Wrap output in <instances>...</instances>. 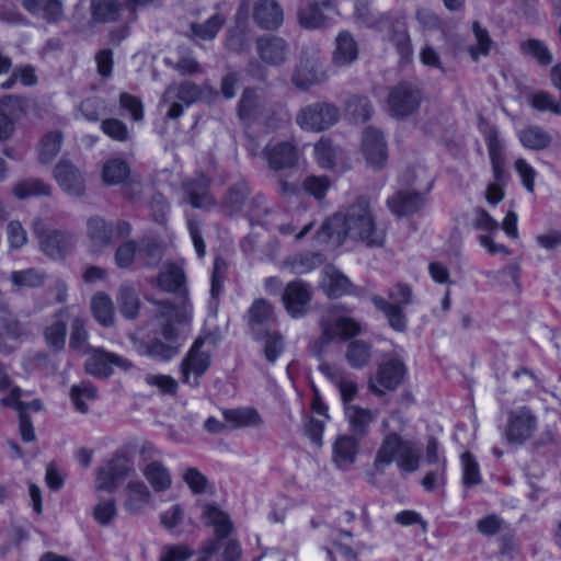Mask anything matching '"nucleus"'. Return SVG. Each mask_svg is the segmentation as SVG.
Segmentation results:
<instances>
[{
    "label": "nucleus",
    "instance_id": "1",
    "mask_svg": "<svg viewBox=\"0 0 561 561\" xmlns=\"http://www.w3.org/2000/svg\"><path fill=\"white\" fill-rule=\"evenodd\" d=\"M346 238L364 242L367 247L379 248L385 243V231L378 229L369 203L359 197L345 213L328 218L317 232L319 242L341 245Z\"/></svg>",
    "mask_w": 561,
    "mask_h": 561
},
{
    "label": "nucleus",
    "instance_id": "2",
    "mask_svg": "<svg viewBox=\"0 0 561 561\" xmlns=\"http://www.w3.org/2000/svg\"><path fill=\"white\" fill-rule=\"evenodd\" d=\"M157 321L159 323V333L165 340L152 337L144 343L142 353L160 362H168L179 354V347L173 345L190 328L192 320V306L185 295H183L178 305L169 301H156Z\"/></svg>",
    "mask_w": 561,
    "mask_h": 561
},
{
    "label": "nucleus",
    "instance_id": "3",
    "mask_svg": "<svg viewBox=\"0 0 561 561\" xmlns=\"http://www.w3.org/2000/svg\"><path fill=\"white\" fill-rule=\"evenodd\" d=\"M203 522L213 526L215 537L203 541L195 561H242V548L234 538H229L233 530L229 516L211 504H205Z\"/></svg>",
    "mask_w": 561,
    "mask_h": 561
},
{
    "label": "nucleus",
    "instance_id": "4",
    "mask_svg": "<svg viewBox=\"0 0 561 561\" xmlns=\"http://www.w3.org/2000/svg\"><path fill=\"white\" fill-rule=\"evenodd\" d=\"M385 436L377 451L374 466L382 472L383 469L394 461L398 468L404 472L419 470L421 453L413 440L403 439L397 432H387L388 421H382Z\"/></svg>",
    "mask_w": 561,
    "mask_h": 561
},
{
    "label": "nucleus",
    "instance_id": "5",
    "mask_svg": "<svg viewBox=\"0 0 561 561\" xmlns=\"http://www.w3.org/2000/svg\"><path fill=\"white\" fill-rule=\"evenodd\" d=\"M321 334L310 343L309 352L321 358L327 347L336 336L350 339L357 335L360 331L359 323L352 318L336 314L334 310H329L320 320Z\"/></svg>",
    "mask_w": 561,
    "mask_h": 561
},
{
    "label": "nucleus",
    "instance_id": "6",
    "mask_svg": "<svg viewBox=\"0 0 561 561\" xmlns=\"http://www.w3.org/2000/svg\"><path fill=\"white\" fill-rule=\"evenodd\" d=\"M131 226L128 221H106L104 218L94 216L87 222V234L90 249L93 253H100L112 245L116 239L128 237Z\"/></svg>",
    "mask_w": 561,
    "mask_h": 561
},
{
    "label": "nucleus",
    "instance_id": "7",
    "mask_svg": "<svg viewBox=\"0 0 561 561\" xmlns=\"http://www.w3.org/2000/svg\"><path fill=\"white\" fill-rule=\"evenodd\" d=\"M407 367L397 356L385 357L378 365L374 376L368 380V389L375 396H383L387 391L396 390L403 381Z\"/></svg>",
    "mask_w": 561,
    "mask_h": 561
},
{
    "label": "nucleus",
    "instance_id": "8",
    "mask_svg": "<svg viewBox=\"0 0 561 561\" xmlns=\"http://www.w3.org/2000/svg\"><path fill=\"white\" fill-rule=\"evenodd\" d=\"M340 119L339 108L328 102H316L302 107L296 115L297 125L304 130L322 131Z\"/></svg>",
    "mask_w": 561,
    "mask_h": 561
},
{
    "label": "nucleus",
    "instance_id": "9",
    "mask_svg": "<svg viewBox=\"0 0 561 561\" xmlns=\"http://www.w3.org/2000/svg\"><path fill=\"white\" fill-rule=\"evenodd\" d=\"M422 98V92L415 84L408 81L399 82L388 95L390 114L397 118L413 115L419 110Z\"/></svg>",
    "mask_w": 561,
    "mask_h": 561
},
{
    "label": "nucleus",
    "instance_id": "10",
    "mask_svg": "<svg viewBox=\"0 0 561 561\" xmlns=\"http://www.w3.org/2000/svg\"><path fill=\"white\" fill-rule=\"evenodd\" d=\"M204 343L205 339L198 337L180 365L182 381L191 387L199 385V378L207 371L211 363L210 354L202 350Z\"/></svg>",
    "mask_w": 561,
    "mask_h": 561
},
{
    "label": "nucleus",
    "instance_id": "11",
    "mask_svg": "<svg viewBox=\"0 0 561 561\" xmlns=\"http://www.w3.org/2000/svg\"><path fill=\"white\" fill-rule=\"evenodd\" d=\"M537 430V417L527 407L510 411L504 436L510 444L522 445L530 439Z\"/></svg>",
    "mask_w": 561,
    "mask_h": 561
},
{
    "label": "nucleus",
    "instance_id": "12",
    "mask_svg": "<svg viewBox=\"0 0 561 561\" xmlns=\"http://www.w3.org/2000/svg\"><path fill=\"white\" fill-rule=\"evenodd\" d=\"M90 353L92 354L85 360L84 369L91 376L107 378L113 374L114 367L123 370H128L131 367V363L127 358L103 348H92Z\"/></svg>",
    "mask_w": 561,
    "mask_h": 561
},
{
    "label": "nucleus",
    "instance_id": "13",
    "mask_svg": "<svg viewBox=\"0 0 561 561\" xmlns=\"http://www.w3.org/2000/svg\"><path fill=\"white\" fill-rule=\"evenodd\" d=\"M325 78V71L318 54L304 53L293 73L291 81L297 88L306 90L323 82Z\"/></svg>",
    "mask_w": 561,
    "mask_h": 561
},
{
    "label": "nucleus",
    "instance_id": "14",
    "mask_svg": "<svg viewBox=\"0 0 561 561\" xmlns=\"http://www.w3.org/2000/svg\"><path fill=\"white\" fill-rule=\"evenodd\" d=\"M311 293L308 284L302 280L289 282L282 295V301L291 318H300L308 311Z\"/></svg>",
    "mask_w": 561,
    "mask_h": 561
},
{
    "label": "nucleus",
    "instance_id": "15",
    "mask_svg": "<svg viewBox=\"0 0 561 561\" xmlns=\"http://www.w3.org/2000/svg\"><path fill=\"white\" fill-rule=\"evenodd\" d=\"M35 233L38 238L41 250L51 259L64 257L73 245V238L67 231L39 230L35 226Z\"/></svg>",
    "mask_w": 561,
    "mask_h": 561
},
{
    "label": "nucleus",
    "instance_id": "16",
    "mask_svg": "<svg viewBox=\"0 0 561 561\" xmlns=\"http://www.w3.org/2000/svg\"><path fill=\"white\" fill-rule=\"evenodd\" d=\"M276 322L273 305L264 298L255 299L248 310V324L255 340L263 339V332Z\"/></svg>",
    "mask_w": 561,
    "mask_h": 561
},
{
    "label": "nucleus",
    "instance_id": "17",
    "mask_svg": "<svg viewBox=\"0 0 561 561\" xmlns=\"http://www.w3.org/2000/svg\"><path fill=\"white\" fill-rule=\"evenodd\" d=\"M55 179L69 195L80 197L85 191V181L80 170L69 160H60L55 167Z\"/></svg>",
    "mask_w": 561,
    "mask_h": 561
},
{
    "label": "nucleus",
    "instance_id": "18",
    "mask_svg": "<svg viewBox=\"0 0 561 561\" xmlns=\"http://www.w3.org/2000/svg\"><path fill=\"white\" fill-rule=\"evenodd\" d=\"M263 154L268 167L275 171L294 168L298 161L297 149L288 141L266 145Z\"/></svg>",
    "mask_w": 561,
    "mask_h": 561
},
{
    "label": "nucleus",
    "instance_id": "19",
    "mask_svg": "<svg viewBox=\"0 0 561 561\" xmlns=\"http://www.w3.org/2000/svg\"><path fill=\"white\" fill-rule=\"evenodd\" d=\"M125 7V0H91L89 12L90 20L88 25L90 27L96 24L116 23L121 20Z\"/></svg>",
    "mask_w": 561,
    "mask_h": 561
},
{
    "label": "nucleus",
    "instance_id": "20",
    "mask_svg": "<svg viewBox=\"0 0 561 561\" xmlns=\"http://www.w3.org/2000/svg\"><path fill=\"white\" fill-rule=\"evenodd\" d=\"M362 150L368 164L382 167L388 158L387 147L380 130L368 127L363 134Z\"/></svg>",
    "mask_w": 561,
    "mask_h": 561
},
{
    "label": "nucleus",
    "instance_id": "21",
    "mask_svg": "<svg viewBox=\"0 0 561 561\" xmlns=\"http://www.w3.org/2000/svg\"><path fill=\"white\" fill-rule=\"evenodd\" d=\"M256 51L260 58L268 66H279L286 61L288 54L287 43L277 36L266 35L256 39Z\"/></svg>",
    "mask_w": 561,
    "mask_h": 561
},
{
    "label": "nucleus",
    "instance_id": "22",
    "mask_svg": "<svg viewBox=\"0 0 561 561\" xmlns=\"http://www.w3.org/2000/svg\"><path fill=\"white\" fill-rule=\"evenodd\" d=\"M252 16L256 25L264 30H274L282 25L284 14L275 0H257L252 7Z\"/></svg>",
    "mask_w": 561,
    "mask_h": 561
},
{
    "label": "nucleus",
    "instance_id": "23",
    "mask_svg": "<svg viewBox=\"0 0 561 561\" xmlns=\"http://www.w3.org/2000/svg\"><path fill=\"white\" fill-rule=\"evenodd\" d=\"M124 510L131 515H139L151 501V492L140 480L129 481L124 490Z\"/></svg>",
    "mask_w": 561,
    "mask_h": 561
},
{
    "label": "nucleus",
    "instance_id": "24",
    "mask_svg": "<svg viewBox=\"0 0 561 561\" xmlns=\"http://www.w3.org/2000/svg\"><path fill=\"white\" fill-rule=\"evenodd\" d=\"M266 111V102L255 90L247 88L243 90L238 103V116L241 121L251 124L256 122Z\"/></svg>",
    "mask_w": 561,
    "mask_h": 561
},
{
    "label": "nucleus",
    "instance_id": "25",
    "mask_svg": "<svg viewBox=\"0 0 561 561\" xmlns=\"http://www.w3.org/2000/svg\"><path fill=\"white\" fill-rule=\"evenodd\" d=\"M183 190L186 199L194 208H208L214 204L209 194V180L204 175H197L194 179L183 183Z\"/></svg>",
    "mask_w": 561,
    "mask_h": 561
},
{
    "label": "nucleus",
    "instance_id": "26",
    "mask_svg": "<svg viewBox=\"0 0 561 561\" xmlns=\"http://www.w3.org/2000/svg\"><path fill=\"white\" fill-rule=\"evenodd\" d=\"M69 320L70 312L68 309H60L54 314L51 323L44 330L47 345L57 352L65 347Z\"/></svg>",
    "mask_w": 561,
    "mask_h": 561
},
{
    "label": "nucleus",
    "instance_id": "27",
    "mask_svg": "<svg viewBox=\"0 0 561 561\" xmlns=\"http://www.w3.org/2000/svg\"><path fill=\"white\" fill-rule=\"evenodd\" d=\"M320 285L324 293L333 298L348 294L352 286L350 279L333 265L323 267Z\"/></svg>",
    "mask_w": 561,
    "mask_h": 561
},
{
    "label": "nucleus",
    "instance_id": "28",
    "mask_svg": "<svg viewBox=\"0 0 561 561\" xmlns=\"http://www.w3.org/2000/svg\"><path fill=\"white\" fill-rule=\"evenodd\" d=\"M424 204V196L411 191H400L388 199L389 208L397 216H410L419 211Z\"/></svg>",
    "mask_w": 561,
    "mask_h": 561
},
{
    "label": "nucleus",
    "instance_id": "29",
    "mask_svg": "<svg viewBox=\"0 0 561 561\" xmlns=\"http://www.w3.org/2000/svg\"><path fill=\"white\" fill-rule=\"evenodd\" d=\"M226 22L221 13H215L205 22H193L190 24L186 36L192 41H213Z\"/></svg>",
    "mask_w": 561,
    "mask_h": 561
},
{
    "label": "nucleus",
    "instance_id": "30",
    "mask_svg": "<svg viewBox=\"0 0 561 561\" xmlns=\"http://www.w3.org/2000/svg\"><path fill=\"white\" fill-rule=\"evenodd\" d=\"M358 57V46L348 32H342L335 39L333 64L336 66H348Z\"/></svg>",
    "mask_w": 561,
    "mask_h": 561
},
{
    "label": "nucleus",
    "instance_id": "31",
    "mask_svg": "<svg viewBox=\"0 0 561 561\" xmlns=\"http://www.w3.org/2000/svg\"><path fill=\"white\" fill-rule=\"evenodd\" d=\"M222 415L232 428L260 427L264 423L259 411L253 408L228 409Z\"/></svg>",
    "mask_w": 561,
    "mask_h": 561
},
{
    "label": "nucleus",
    "instance_id": "32",
    "mask_svg": "<svg viewBox=\"0 0 561 561\" xmlns=\"http://www.w3.org/2000/svg\"><path fill=\"white\" fill-rule=\"evenodd\" d=\"M141 472L154 492H164L172 485L171 473L161 461H151L144 465Z\"/></svg>",
    "mask_w": 561,
    "mask_h": 561
},
{
    "label": "nucleus",
    "instance_id": "33",
    "mask_svg": "<svg viewBox=\"0 0 561 561\" xmlns=\"http://www.w3.org/2000/svg\"><path fill=\"white\" fill-rule=\"evenodd\" d=\"M25 334V325L18 319V317L10 310L0 314V351L10 353L11 347L3 343L4 337L13 341H19Z\"/></svg>",
    "mask_w": 561,
    "mask_h": 561
},
{
    "label": "nucleus",
    "instance_id": "34",
    "mask_svg": "<svg viewBox=\"0 0 561 561\" xmlns=\"http://www.w3.org/2000/svg\"><path fill=\"white\" fill-rule=\"evenodd\" d=\"M382 24L389 25L390 39L394 44L399 55L402 58H409L412 55V45L405 20L403 18H397L392 21L389 18L388 22H383Z\"/></svg>",
    "mask_w": 561,
    "mask_h": 561
},
{
    "label": "nucleus",
    "instance_id": "35",
    "mask_svg": "<svg viewBox=\"0 0 561 561\" xmlns=\"http://www.w3.org/2000/svg\"><path fill=\"white\" fill-rule=\"evenodd\" d=\"M358 451V442L355 437L342 435L336 438L333 446V460L340 468H347L354 463Z\"/></svg>",
    "mask_w": 561,
    "mask_h": 561
},
{
    "label": "nucleus",
    "instance_id": "36",
    "mask_svg": "<svg viewBox=\"0 0 561 561\" xmlns=\"http://www.w3.org/2000/svg\"><path fill=\"white\" fill-rule=\"evenodd\" d=\"M201 89L193 82L185 81L181 84H171L164 91L161 103H168L172 100L183 102L185 105H191L201 99Z\"/></svg>",
    "mask_w": 561,
    "mask_h": 561
},
{
    "label": "nucleus",
    "instance_id": "37",
    "mask_svg": "<svg viewBox=\"0 0 561 561\" xmlns=\"http://www.w3.org/2000/svg\"><path fill=\"white\" fill-rule=\"evenodd\" d=\"M69 322L71 324L69 347L81 355L90 354L93 347L88 343L87 321L79 316L70 314Z\"/></svg>",
    "mask_w": 561,
    "mask_h": 561
},
{
    "label": "nucleus",
    "instance_id": "38",
    "mask_svg": "<svg viewBox=\"0 0 561 561\" xmlns=\"http://www.w3.org/2000/svg\"><path fill=\"white\" fill-rule=\"evenodd\" d=\"M374 105L365 95H351L345 102V113L355 123H365L374 115Z\"/></svg>",
    "mask_w": 561,
    "mask_h": 561
},
{
    "label": "nucleus",
    "instance_id": "39",
    "mask_svg": "<svg viewBox=\"0 0 561 561\" xmlns=\"http://www.w3.org/2000/svg\"><path fill=\"white\" fill-rule=\"evenodd\" d=\"M345 416L353 434L358 437H363L368 433V427L375 420V415L369 409H364L358 405H346Z\"/></svg>",
    "mask_w": 561,
    "mask_h": 561
},
{
    "label": "nucleus",
    "instance_id": "40",
    "mask_svg": "<svg viewBox=\"0 0 561 561\" xmlns=\"http://www.w3.org/2000/svg\"><path fill=\"white\" fill-rule=\"evenodd\" d=\"M158 283L165 291L186 294L184 272L175 264L165 266L159 274Z\"/></svg>",
    "mask_w": 561,
    "mask_h": 561
},
{
    "label": "nucleus",
    "instance_id": "41",
    "mask_svg": "<svg viewBox=\"0 0 561 561\" xmlns=\"http://www.w3.org/2000/svg\"><path fill=\"white\" fill-rule=\"evenodd\" d=\"M522 145L530 150H543L551 144V136L541 127L530 125L517 134Z\"/></svg>",
    "mask_w": 561,
    "mask_h": 561
},
{
    "label": "nucleus",
    "instance_id": "42",
    "mask_svg": "<svg viewBox=\"0 0 561 561\" xmlns=\"http://www.w3.org/2000/svg\"><path fill=\"white\" fill-rule=\"evenodd\" d=\"M165 64L178 71L181 76H194L202 71L199 62L193 51L186 48H179L174 58H167Z\"/></svg>",
    "mask_w": 561,
    "mask_h": 561
},
{
    "label": "nucleus",
    "instance_id": "43",
    "mask_svg": "<svg viewBox=\"0 0 561 561\" xmlns=\"http://www.w3.org/2000/svg\"><path fill=\"white\" fill-rule=\"evenodd\" d=\"M373 304L377 309L385 313L389 325L393 330L398 332H404L407 330V317L400 306L390 304L388 300L379 296L373 297Z\"/></svg>",
    "mask_w": 561,
    "mask_h": 561
},
{
    "label": "nucleus",
    "instance_id": "44",
    "mask_svg": "<svg viewBox=\"0 0 561 561\" xmlns=\"http://www.w3.org/2000/svg\"><path fill=\"white\" fill-rule=\"evenodd\" d=\"M345 358L352 368L360 369L370 362L371 345L363 340H354L347 345Z\"/></svg>",
    "mask_w": 561,
    "mask_h": 561
},
{
    "label": "nucleus",
    "instance_id": "45",
    "mask_svg": "<svg viewBox=\"0 0 561 561\" xmlns=\"http://www.w3.org/2000/svg\"><path fill=\"white\" fill-rule=\"evenodd\" d=\"M117 304L119 311L124 317L128 319H135L138 316L140 309V300L134 286H121L117 295Z\"/></svg>",
    "mask_w": 561,
    "mask_h": 561
},
{
    "label": "nucleus",
    "instance_id": "46",
    "mask_svg": "<svg viewBox=\"0 0 561 561\" xmlns=\"http://www.w3.org/2000/svg\"><path fill=\"white\" fill-rule=\"evenodd\" d=\"M328 5L329 3L325 1H310L308 4L302 7L298 12L300 25L309 30L320 27L324 22L323 8Z\"/></svg>",
    "mask_w": 561,
    "mask_h": 561
},
{
    "label": "nucleus",
    "instance_id": "47",
    "mask_svg": "<svg viewBox=\"0 0 561 561\" xmlns=\"http://www.w3.org/2000/svg\"><path fill=\"white\" fill-rule=\"evenodd\" d=\"M314 154L318 163L324 169H333L336 162L342 159V150L334 146L329 138H321L314 145Z\"/></svg>",
    "mask_w": 561,
    "mask_h": 561
},
{
    "label": "nucleus",
    "instance_id": "48",
    "mask_svg": "<svg viewBox=\"0 0 561 561\" xmlns=\"http://www.w3.org/2000/svg\"><path fill=\"white\" fill-rule=\"evenodd\" d=\"M91 310L95 320L110 327L114 322V307L111 298L104 293H98L91 300Z\"/></svg>",
    "mask_w": 561,
    "mask_h": 561
},
{
    "label": "nucleus",
    "instance_id": "49",
    "mask_svg": "<svg viewBox=\"0 0 561 561\" xmlns=\"http://www.w3.org/2000/svg\"><path fill=\"white\" fill-rule=\"evenodd\" d=\"M12 192L16 198L25 199L35 196H48L51 188L39 179H26L18 182Z\"/></svg>",
    "mask_w": 561,
    "mask_h": 561
},
{
    "label": "nucleus",
    "instance_id": "50",
    "mask_svg": "<svg viewBox=\"0 0 561 561\" xmlns=\"http://www.w3.org/2000/svg\"><path fill=\"white\" fill-rule=\"evenodd\" d=\"M64 136L61 131H49L43 136L38 144V159L42 163H49L59 153Z\"/></svg>",
    "mask_w": 561,
    "mask_h": 561
},
{
    "label": "nucleus",
    "instance_id": "51",
    "mask_svg": "<svg viewBox=\"0 0 561 561\" xmlns=\"http://www.w3.org/2000/svg\"><path fill=\"white\" fill-rule=\"evenodd\" d=\"M249 194L250 190L245 182L240 181L231 185L228 188L222 201V206L225 210L230 215L241 210Z\"/></svg>",
    "mask_w": 561,
    "mask_h": 561
},
{
    "label": "nucleus",
    "instance_id": "52",
    "mask_svg": "<svg viewBox=\"0 0 561 561\" xmlns=\"http://www.w3.org/2000/svg\"><path fill=\"white\" fill-rule=\"evenodd\" d=\"M9 279L16 289L41 287L46 279L44 272L37 268L13 271Z\"/></svg>",
    "mask_w": 561,
    "mask_h": 561
},
{
    "label": "nucleus",
    "instance_id": "53",
    "mask_svg": "<svg viewBox=\"0 0 561 561\" xmlns=\"http://www.w3.org/2000/svg\"><path fill=\"white\" fill-rule=\"evenodd\" d=\"M70 398L78 412L88 413L89 407L87 401L96 399V388L88 381H82L70 388Z\"/></svg>",
    "mask_w": 561,
    "mask_h": 561
},
{
    "label": "nucleus",
    "instance_id": "54",
    "mask_svg": "<svg viewBox=\"0 0 561 561\" xmlns=\"http://www.w3.org/2000/svg\"><path fill=\"white\" fill-rule=\"evenodd\" d=\"M129 174L127 163L121 159L108 160L103 167V180L110 185L124 182Z\"/></svg>",
    "mask_w": 561,
    "mask_h": 561
},
{
    "label": "nucleus",
    "instance_id": "55",
    "mask_svg": "<svg viewBox=\"0 0 561 561\" xmlns=\"http://www.w3.org/2000/svg\"><path fill=\"white\" fill-rule=\"evenodd\" d=\"M259 341H264L266 360L272 364L275 363L284 350L283 336L277 331L267 330L263 332V339Z\"/></svg>",
    "mask_w": 561,
    "mask_h": 561
},
{
    "label": "nucleus",
    "instance_id": "56",
    "mask_svg": "<svg viewBox=\"0 0 561 561\" xmlns=\"http://www.w3.org/2000/svg\"><path fill=\"white\" fill-rule=\"evenodd\" d=\"M112 474L118 480L125 479L135 473V467L131 458L124 451H118L108 462Z\"/></svg>",
    "mask_w": 561,
    "mask_h": 561
},
{
    "label": "nucleus",
    "instance_id": "57",
    "mask_svg": "<svg viewBox=\"0 0 561 561\" xmlns=\"http://www.w3.org/2000/svg\"><path fill=\"white\" fill-rule=\"evenodd\" d=\"M489 158L492 164H504L505 154L503 144L499 137V131L495 127H491L485 136Z\"/></svg>",
    "mask_w": 561,
    "mask_h": 561
},
{
    "label": "nucleus",
    "instance_id": "58",
    "mask_svg": "<svg viewBox=\"0 0 561 561\" xmlns=\"http://www.w3.org/2000/svg\"><path fill=\"white\" fill-rule=\"evenodd\" d=\"M522 51L535 58L541 65H549L552 61V55L547 46L538 39H528L520 44Z\"/></svg>",
    "mask_w": 561,
    "mask_h": 561
},
{
    "label": "nucleus",
    "instance_id": "59",
    "mask_svg": "<svg viewBox=\"0 0 561 561\" xmlns=\"http://www.w3.org/2000/svg\"><path fill=\"white\" fill-rule=\"evenodd\" d=\"M102 131L115 141H127L129 130L127 125L118 118H106L101 123Z\"/></svg>",
    "mask_w": 561,
    "mask_h": 561
},
{
    "label": "nucleus",
    "instance_id": "60",
    "mask_svg": "<svg viewBox=\"0 0 561 561\" xmlns=\"http://www.w3.org/2000/svg\"><path fill=\"white\" fill-rule=\"evenodd\" d=\"M461 462L463 469L462 482L467 486L477 485L481 482L479 465L473 456L466 451L461 455Z\"/></svg>",
    "mask_w": 561,
    "mask_h": 561
},
{
    "label": "nucleus",
    "instance_id": "61",
    "mask_svg": "<svg viewBox=\"0 0 561 561\" xmlns=\"http://www.w3.org/2000/svg\"><path fill=\"white\" fill-rule=\"evenodd\" d=\"M472 31L477 41L476 46H471L469 51L473 59H478L480 55H486L490 50L492 41L489 33L479 22H473Z\"/></svg>",
    "mask_w": 561,
    "mask_h": 561
},
{
    "label": "nucleus",
    "instance_id": "62",
    "mask_svg": "<svg viewBox=\"0 0 561 561\" xmlns=\"http://www.w3.org/2000/svg\"><path fill=\"white\" fill-rule=\"evenodd\" d=\"M117 513L114 499L101 500L93 510V517L101 526H108Z\"/></svg>",
    "mask_w": 561,
    "mask_h": 561
},
{
    "label": "nucleus",
    "instance_id": "63",
    "mask_svg": "<svg viewBox=\"0 0 561 561\" xmlns=\"http://www.w3.org/2000/svg\"><path fill=\"white\" fill-rule=\"evenodd\" d=\"M324 261L321 253L318 252H306L294 257L293 267L297 273H306L318 266Z\"/></svg>",
    "mask_w": 561,
    "mask_h": 561
},
{
    "label": "nucleus",
    "instance_id": "64",
    "mask_svg": "<svg viewBox=\"0 0 561 561\" xmlns=\"http://www.w3.org/2000/svg\"><path fill=\"white\" fill-rule=\"evenodd\" d=\"M119 106L123 111L129 113L135 122H140L144 118V105L139 98L123 92L119 94Z\"/></svg>",
    "mask_w": 561,
    "mask_h": 561
}]
</instances>
